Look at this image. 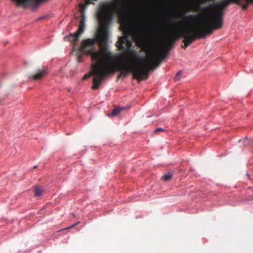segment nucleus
<instances>
[{"mask_svg":"<svg viewBox=\"0 0 253 253\" xmlns=\"http://www.w3.org/2000/svg\"><path fill=\"white\" fill-rule=\"evenodd\" d=\"M244 139L246 140V142L244 143V146H248L250 144V142L248 140V137L247 136H245Z\"/></svg>","mask_w":253,"mask_h":253,"instance_id":"obj_21","label":"nucleus"},{"mask_svg":"<svg viewBox=\"0 0 253 253\" xmlns=\"http://www.w3.org/2000/svg\"><path fill=\"white\" fill-rule=\"evenodd\" d=\"M172 175L171 173V172H169L166 173L165 174H164L162 178L164 180L169 181L172 178Z\"/></svg>","mask_w":253,"mask_h":253,"instance_id":"obj_16","label":"nucleus"},{"mask_svg":"<svg viewBox=\"0 0 253 253\" xmlns=\"http://www.w3.org/2000/svg\"><path fill=\"white\" fill-rule=\"evenodd\" d=\"M38 168V166H35L34 167V169H36V168Z\"/></svg>","mask_w":253,"mask_h":253,"instance_id":"obj_31","label":"nucleus"},{"mask_svg":"<svg viewBox=\"0 0 253 253\" xmlns=\"http://www.w3.org/2000/svg\"><path fill=\"white\" fill-rule=\"evenodd\" d=\"M47 17V15H42V16L39 17L37 20L38 21V20H43V19H45V18H46Z\"/></svg>","mask_w":253,"mask_h":253,"instance_id":"obj_23","label":"nucleus"},{"mask_svg":"<svg viewBox=\"0 0 253 253\" xmlns=\"http://www.w3.org/2000/svg\"><path fill=\"white\" fill-rule=\"evenodd\" d=\"M133 31L138 34L142 33L146 31L147 28L143 19L136 20L133 24Z\"/></svg>","mask_w":253,"mask_h":253,"instance_id":"obj_4","label":"nucleus"},{"mask_svg":"<svg viewBox=\"0 0 253 253\" xmlns=\"http://www.w3.org/2000/svg\"><path fill=\"white\" fill-rule=\"evenodd\" d=\"M246 175L248 176L249 178H250V175H249V173L248 172H247Z\"/></svg>","mask_w":253,"mask_h":253,"instance_id":"obj_29","label":"nucleus"},{"mask_svg":"<svg viewBox=\"0 0 253 253\" xmlns=\"http://www.w3.org/2000/svg\"><path fill=\"white\" fill-rule=\"evenodd\" d=\"M178 22L177 20H170L169 22L171 24H174L175 23H176L177 22Z\"/></svg>","mask_w":253,"mask_h":253,"instance_id":"obj_26","label":"nucleus"},{"mask_svg":"<svg viewBox=\"0 0 253 253\" xmlns=\"http://www.w3.org/2000/svg\"><path fill=\"white\" fill-rule=\"evenodd\" d=\"M196 39H197V36L191 34L186 35L184 37V42L186 43V46H188Z\"/></svg>","mask_w":253,"mask_h":253,"instance_id":"obj_7","label":"nucleus"},{"mask_svg":"<svg viewBox=\"0 0 253 253\" xmlns=\"http://www.w3.org/2000/svg\"><path fill=\"white\" fill-rule=\"evenodd\" d=\"M187 47V46H186V42H185V47H184V48H186V47Z\"/></svg>","mask_w":253,"mask_h":253,"instance_id":"obj_32","label":"nucleus"},{"mask_svg":"<svg viewBox=\"0 0 253 253\" xmlns=\"http://www.w3.org/2000/svg\"><path fill=\"white\" fill-rule=\"evenodd\" d=\"M212 8H213V9H215V10L218 11L219 9H223L224 10V8H220L222 6L221 1H218V2H212L211 3Z\"/></svg>","mask_w":253,"mask_h":253,"instance_id":"obj_12","label":"nucleus"},{"mask_svg":"<svg viewBox=\"0 0 253 253\" xmlns=\"http://www.w3.org/2000/svg\"><path fill=\"white\" fill-rule=\"evenodd\" d=\"M232 1L233 0H223L221 1L222 6H224V8H225V7L229 5Z\"/></svg>","mask_w":253,"mask_h":253,"instance_id":"obj_17","label":"nucleus"},{"mask_svg":"<svg viewBox=\"0 0 253 253\" xmlns=\"http://www.w3.org/2000/svg\"><path fill=\"white\" fill-rule=\"evenodd\" d=\"M47 73V69H39L36 74L31 75L29 77V78L34 80H40Z\"/></svg>","mask_w":253,"mask_h":253,"instance_id":"obj_5","label":"nucleus"},{"mask_svg":"<svg viewBox=\"0 0 253 253\" xmlns=\"http://www.w3.org/2000/svg\"><path fill=\"white\" fill-rule=\"evenodd\" d=\"M72 215L73 216H74V217H75V214L74 213H72Z\"/></svg>","mask_w":253,"mask_h":253,"instance_id":"obj_30","label":"nucleus"},{"mask_svg":"<svg viewBox=\"0 0 253 253\" xmlns=\"http://www.w3.org/2000/svg\"><path fill=\"white\" fill-rule=\"evenodd\" d=\"M80 34H79L78 30L76 33H71L69 36H66L65 39L69 41L75 42L78 40Z\"/></svg>","mask_w":253,"mask_h":253,"instance_id":"obj_6","label":"nucleus"},{"mask_svg":"<svg viewBox=\"0 0 253 253\" xmlns=\"http://www.w3.org/2000/svg\"><path fill=\"white\" fill-rule=\"evenodd\" d=\"M125 108L123 107V108H121L119 107L115 108L113 109L110 113H107V116L108 117H115L118 115L121 112V110L122 109H124Z\"/></svg>","mask_w":253,"mask_h":253,"instance_id":"obj_11","label":"nucleus"},{"mask_svg":"<svg viewBox=\"0 0 253 253\" xmlns=\"http://www.w3.org/2000/svg\"><path fill=\"white\" fill-rule=\"evenodd\" d=\"M35 196L39 197L42 195V190L40 187H36L35 189Z\"/></svg>","mask_w":253,"mask_h":253,"instance_id":"obj_15","label":"nucleus"},{"mask_svg":"<svg viewBox=\"0 0 253 253\" xmlns=\"http://www.w3.org/2000/svg\"><path fill=\"white\" fill-rule=\"evenodd\" d=\"M174 28V27L173 26H171V29H173Z\"/></svg>","mask_w":253,"mask_h":253,"instance_id":"obj_33","label":"nucleus"},{"mask_svg":"<svg viewBox=\"0 0 253 253\" xmlns=\"http://www.w3.org/2000/svg\"><path fill=\"white\" fill-rule=\"evenodd\" d=\"M161 63V61H160L159 63V64L157 65H154V68H157Z\"/></svg>","mask_w":253,"mask_h":253,"instance_id":"obj_27","label":"nucleus"},{"mask_svg":"<svg viewBox=\"0 0 253 253\" xmlns=\"http://www.w3.org/2000/svg\"><path fill=\"white\" fill-rule=\"evenodd\" d=\"M165 129L162 127H159L154 130V132H157L160 131H164Z\"/></svg>","mask_w":253,"mask_h":253,"instance_id":"obj_20","label":"nucleus"},{"mask_svg":"<svg viewBox=\"0 0 253 253\" xmlns=\"http://www.w3.org/2000/svg\"><path fill=\"white\" fill-rule=\"evenodd\" d=\"M167 56V54H166L165 55V57H166Z\"/></svg>","mask_w":253,"mask_h":253,"instance_id":"obj_34","label":"nucleus"},{"mask_svg":"<svg viewBox=\"0 0 253 253\" xmlns=\"http://www.w3.org/2000/svg\"><path fill=\"white\" fill-rule=\"evenodd\" d=\"M206 24L208 26V34H211L213 33V31L215 29H218L216 27L218 25V22H217V24L216 25L211 24L209 21L205 22Z\"/></svg>","mask_w":253,"mask_h":253,"instance_id":"obj_8","label":"nucleus"},{"mask_svg":"<svg viewBox=\"0 0 253 253\" xmlns=\"http://www.w3.org/2000/svg\"><path fill=\"white\" fill-rule=\"evenodd\" d=\"M211 8H212V6L211 3L207 6L200 7V9L203 11L205 13L211 15L215 22H218V25L216 28H220L223 25L224 9H219L218 11H217L215 9H210Z\"/></svg>","mask_w":253,"mask_h":253,"instance_id":"obj_2","label":"nucleus"},{"mask_svg":"<svg viewBox=\"0 0 253 253\" xmlns=\"http://www.w3.org/2000/svg\"><path fill=\"white\" fill-rule=\"evenodd\" d=\"M134 57L136 58L139 62H145L146 57L145 56L140 55L138 54H135L134 55Z\"/></svg>","mask_w":253,"mask_h":253,"instance_id":"obj_14","label":"nucleus"},{"mask_svg":"<svg viewBox=\"0 0 253 253\" xmlns=\"http://www.w3.org/2000/svg\"><path fill=\"white\" fill-rule=\"evenodd\" d=\"M138 217H139V216H136V218H138Z\"/></svg>","mask_w":253,"mask_h":253,"instance_id":"obj_35","label":"nucleus"},{"mask_svg":"<svg viewBox=\"0 0 253 253\" xmlns=\"http://www.w3.org/2000/svg\"><path fill=\"white\" fill-rule=\"evenodd\" d=\"M199 17L200 15L198 14H187L184 18L186 22L190 23L194 22V19Z\"/></svg>","mask_w":253,"mask_h":253,"instance_id":"obj_9","label":"nucleus"},{"mask_svg":"<svg viewBox=\"0 0 253 253\" xmlns=\"http://www.w3.org/2000/svg\"><path fill=\"white\" fill-rule=\"evenodd\" d=\"M120 42H121V45H118V46L121 48L124 49L125 46L123 45V44L126 42V45L128 47H131L132 45V42L129 40L127 38H125L123 39H120Z\"/></svg>","mask_w":253,"mask_h":253,"instance_id":"obj_10","label":"nucleus"},{"mask_svg":"<svg viewBox=\"0 0 253 253\" xmlns=\"http://www.w3.org/2000/svg\"><path fill=\"white\" fill-rule=\"evenodd\" d=\"M186 15H187V14H186L184 12H183V11H181V12H179V16H181V17H184V18H185V16H186Z\"/></svg>","mask_w":253,"mask_h":253,"instance_id":"obj_24","label":"nucleus"},{"mask_svg":"<svg viewBox=\"0 0 253 253\" xmlns=\"http://www.w3.org/2000/svg\"><path fill=\"white\" fill-rule=\"evenodd\" d=\"M150 27L152 29L155 31H159L160 30L161 26L158 22L154 21L150 24Z\"/></svg>","mask_w":253,"mask_h":253,"instance_id":"obj_13","label":"nucleus"},{"mask_svg":"<svg viewBox=\"0 0 253 253\" xmlns=\"http://www.w3.org/2000/svg\"><path fill=\"white\" fill-rule=\"evenodd\" d=\"M80 11L82 13L81 19L80 22L79 27L78 29V32L79 34H82L85 27V21L86 20V17L85 14V10L86 7L81 2L80 3Z\"/></svg>","mask_w":253,"mask_h":253,"instance_id":"obj_3","label":"nucleus"},{"mask_svg":"<svg viewBox=\"0 0 253 253\" xmlns=\"http://www.w3.org/2000/svg\"><path fill=\"white\" fill-rule=\"evenodd\" d=\"M130 53H131V54H134V55L135 54H137L136 53V51L135 49H130V51H129Z\"/></svg>","mask_w":253,"mask_h":253,"instance_id":"obj_25","label":"nucleus"},{"mask_svg":"<svg viewBox=\"0 0 253 253\" xmlns=\"http://www.w3.org/2000/svg\"><path fill=\"white\" fill-rule=\"evenodd\" d=\"M123 16H124V18H126V13H123Z\"/></svg>","mask_w":253,"mask_h":253,"instance_id":"obj_28","label":"nucleus"},{"mask_svg":"<svg viewBox=\"0 0 253 253\" xmlns=\"http://www.w3.org/2000/svg\"><path fill=\"white\" fill-rule=\"evenodd\" d=\"M80 223V221H77V222H76L75 223L72 224V225H71L70 226L66 228L65 229H71L73 227H74L75 226H76V225H77L78 224H79V223Z\"/></svg>","mask_w":253,"mask_h":253,"instance_id":"obj_22","label":"nucleus"},{"mask_svg":"<svg viewBox=\"0 0 253 253\" xmlns=\"http://www.w3.org/2000/svg\"><path fill=\"white\" fill-rule=\"evenodd\" d=\"M95 41L94 39H86L82 42L81 50L87 55L91 56L92 59L98 62L97 67L92 70L91 73L85 74L83 77L84 80L91 76H93V89L99 87L102 80L110 74H113L116 71H119V77L125 78L132 72L134 78L138 80L147 79L149 73L147 71L145 75H143L139 71L138 64L133 63L131 67L129 66L130 60L127 59L122 58L120 59V64L117 69L113 66L110 61L104 58L98 51H94Z\"/></svg>","mask_w":253,"mask_h":253,"instance_id":"obj_1","label":"nucleus"},{"mask_svg":"<svg viewBox=\"0 0 253 253\" xmlns=\"http://www.w3.org/2000/svg\"><path fill=\"white\" fill-rule=\"evenodd\" d=\"M181 73H182L181 71H178V72L176 73L175 77V80L179 81L180 80V76H181Z\"/></svg>","mask_w":253,"mask_h":253,"instance_id":"obj_19","label":"nucleus"},{"mask_svg":"<svg viewBox=\"0 0 253 253\" xmlns=\"http://www.w3.org/2000/svg\"><path fill=\"white\" fill-rule=\"evenodd\" d=\"M208 33L207 32H204L200 34V35L197 37V39H204L206 38L207 36Z\"/></svg>","mask_w":253,"mask_h":253,"instance_id":"obj_18","label":"nucleus"}]
</instances>
